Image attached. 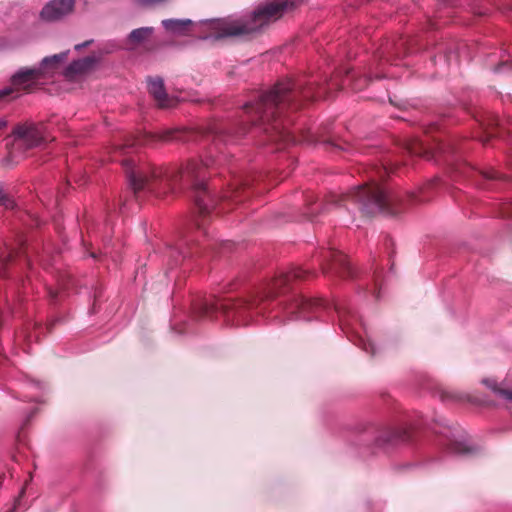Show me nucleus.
<instances>
[{
  "label": "nucleus",
  "mask_w": 512,
  "mask_h": 512,
  "mask_svg": "<svg viewBox=\"0 0 512 512\" xmlns=\"http://www.w3.org/2000/svg\"><path fill=\"white\" fill-rule=\"evenodd\" d=\"M206 159L190 160L179 169L164 171L150 167H136L130 159L122 161L126 167L130 186L135 192L148 191L157 196L173 191L177 183L192 185L196 190L195 204L201 214H208L216 206L218 200L206 191L204 179L206 170L220 160Z\"/></svg>",
  "instance_id": "1"
},
{
  "label": "nucleus",
  "mask_w": 512,
  "mask_h": 512,
  "mask_svg": "<svg viewBox=\"0 0 512 512\" xmlns=\"http://www.w3.org/2000/svg\"><path fill=\"white\" fill-rule=\"evenodd\" d=\"M285 2H269L259 6L253 13L243 17L205 20L200 23L204 39H219L228 36L248 35L257 32L269 21L281 16Z\"/></svg>",
  "instance_id": "2"
},
{
  "label": "nucleus",
  "mask_w": 512,
  "mask_h": 512,
  "mask_svg": "<svg viewBox=\"0 0 512 512\" xmlns=\"http://www.w3.org/2000/svg\"><path fill=\"white\" fill-rule=\"evenodd\" d=\"M305 271L301 268H292L289 271H281L275 277L269 287V291L262 296H255L249 300L237 301H219L216 304H207L205 312H221L228 322L235 325H247L256 315H265L269 307L266 303L267 298L271 297L276 290L289 283L292 279L302 278Z\"/></svg>",
  "instance_id": "3"
},
{
  "label": "nucleus",
  "mask_w": 512,
  "mask_h": 512,
  "mask_svg": "<svg viewBox=\"0 0 512 512\" xmlns=\"http://www.w3.org/2000/svg\"><path fill=\"white\" fill-rule=\"evenodd\" d=\"M295 98L291 81L280 82L270 91L260 96L255 105L246 104L245 109L255 125L269 135L271 140H286L290 136L277 121L276 115L289 105Z\"/></svg>",
  "instance_id": "4"
},
{
  "label": "nucleus",
  "mask_w": 512,
  "mask_h": 512,
  "mask_svg": "<svg viewBox=\"0 0 512 512\" xmlns=\"http://www.w3.org/2000/svg\"><path fill=\"white\" fill-rule=\"evenodd\" d=\"M354 201L360 204V208L367 214L386 212L394 214L399 197L391 194L385 187L373 181L369 185L357 187L350 195Z\"/></svg>",
  "instance_id": "5"
},
{
  "label": "nucleus",
  "mask_w": 512,
  "mask_h": 512,
  "mask_svg": "<svg viewBox=\"0 0 512 512\" xmlns=\"http://www.w3.org/2000/svg\"><path fill=\"white\" fill-rule=\"evenodd\" d=\"M325 308L320 300L298 297L289 304H278L277 311L273 308L269 313L275 319L287 320H311L320 316Z\"/></svg>",
  "instance_id": "6"
},
{
  "label": "nucleus",
  "mask_w": 512,
  "mask_h": 512,
  "mask_svg": "<svg viewBox=\"0 0 512 512\" xmlns=\"http://www.w3.org/2000/svg\"><path fill=\"white\" fill-rule=\"evenodd\" d=\"M339 324L343 332L347 334L349 339L365 352L374 354L375 347L367 336L362 324H358L357 317L353 311L348 308L337 307Z\"/></svg>",
  "instance_id": "7"
},
{
  "label": "nucleus",
  "mask_w": 512,
  "mask_h": 512,
  "mask_svg": "<svg viewBox=\"0 0 512 512\" xmlns=\"http://www.w3.org/2000/svg\"><path fill=\"white\" fill-rule=\"evenodd\" d=\"M39 84L43 82L36 68L23 67L11 76L10 85L0 90V101L17 98L21 92H29Z\"/></svg>",
  "instance_id": "8"
},
{
  "label": "nucleus",
  "mask_w": 512,
  "mask_h": 512,
  "mask_svg": "<svg viewBox=\"0 0 512 512\" xmlns=\"http://www.w3.org/2000/svg\"><path fill=\"white\" fill-rule=\"evenodd\" d=\"M13 135L16 141L14 145H18L19 147L24 145L27 148H32L45 141L43 125L31 123L19 125L14 129Z\"/></svg>",
  "instance_id": "9"
},
{
  "label": "nucleus",
  "mask_w": 512,
  "mask_h": 512,
  "mask_svg": "<svg viewBox=\"0 0 512 512\" xmlns=\"http://www.w3.org/2000/svg\"><path fill=\"white\" fill-rule=\"evenodd\" d=\"M75 0H51L42 11L41 18L45 21H57L73 11Z\"/></svg>",
  "instance_id": "10"
},
{
  "label": "nucleus",
  "mask_w": 512,
  "mask_h": 512,
  "mask_svg": "<svg viewBox=\"0 0 512 512\" xmlns=\"http://www.w3.org/2000/svg\"><path fill=\"white\" fill-rule=\"evenodd\" d=\"M68 52H62L45 57L38 66H35L43 84L46 80L58 73L67 59Z\"/></svg>",
  "instance_id": "11"
},
{
  "label": "nucleus",
  "mask_w": 512,
  "mask_h": 512,
  "mask_svg": "<svg viewBox=\"0 0 512 512\" xmlns=\"http://www.w3.org/2000/svg\"><path fill=\"white\" fill-rule=\"evenodd\" d=\"M147 82L150 95L160 107L169 108L175 104L174 99L166 94L162 79L149 78Z\"/></svg>",
  "instance_id": "12"
},
{
  "label": "nucleus",
  "mask_w": 512,
  "mask_h": 512,
  "mask_svg": "<svg viewBox=\"0 0 512 512\" xmlns=\"http://www.w3.org/2000/svg\"><path fill=\"white\" fill-rule=\"evenodd\" d=\"M97 59L95 56H87L85 58L73 61L66 67L64 75L69 80H74L79 76L85 74L93 68Z\"/></svg>",
  "instance_id": "13"
},
{
  "label": "nucleus",
  "mask_w": 512,
  "mask_h": 512,
  "mask_svg": "<svg viewBox=\"0 0 512 512\" xmlns=\"http://www.w3.org/2000/svg\"><path fill=\"white\" fill-rule=\"evenodd\" d=\"M162 25L167 32L176 36L188 34L194 26L189 19H166L162 21Z\"/></svg>",
  "instance_id": "14"
},
{
  "label": "nucleus",
  "mask_w": 512,
  "mask_h": 512,
  "mask_svg": "<svg viewBox=\"0 0 512 512\" xmlns=\"http://www.w3.org/2000/svg\"><path fill=\"white\" fill-rule=\"evenodd\" d=\"M154 33L153 27H141L134 29L127 37L126 45L129 49H134L139 45L144 44L151 38Z\"/></svg>",
  "instance_id": "15"
},
{
  "label": "nucleus",
  "mask_w": 512,
  "mask_h": 512,
  "mask_svg": "<svg viewBox=\"0 0 512 512\" xmlns=\"http://www.w3.org/2000/svg\"><path fill=\"white\" fill-rule=\"evenodd\" d=\"M332 257V269H334L337 273L341 274L342 276L352 275L351 264L342 253H333Z\"/></svg>",
  "instance_id": "16"
},
{
  "label": "nucleus",
  "mask_w": 512,
  "mask_h": 512,
  "mask_svg": "<svg viewBox=\"0 0 512 512\" xmlns=\"http://www.w3.org/2000/svg\"><path fill=\"white\" fill-rule=\"evenodd\" d=\"M447 448L456 454H467L471 452V447L466 441L462 440H450L449 443H446Z\"/></svg>",
  "instance_id": "17"
},
{
  "label": "nucleus",
  "mask_w": 512,
  "mask_h": 512,
  "mask_svg": "<svg viewBox=\"0 0 512 512\" xmlns=\"http://www.w3.org/2000/svg\"><path fill=\"white\" fill-rule=\"evenodd\" d=\"M243 185H245L244 180L241 177H235L229 186V190L222 196V201L228 198L236 197L235 194L237 190Z\"/></svg>",
  "instance_id": "18"
},
{
  "label": "nucleus",
  "mask_w": 512,
  "mask_h": 512,
  "mask_svg": "<svg viewBox=\"0 0 512 512\" xmlns=\"http://www.w3.org/2000/svg\"><path fill=\"white\" fill-rule=\"evenodd\" d=\"M158 139L168 141V140H182V132L178 130H164L161 133L156 135Z\"/></svg>",
  "instance_id": "19"
},
{
  "label": "nucleus",
  "mask_w": 512,
  "mask_h": 512,
  "mask_svg": "<svg viewBox=\"0 0 512 512\" xmlns=\"http://www.w3.org/2000/svg\"><path fill=\"white\" fill-rule=\"evenodd\" d=\"M226 137L227 136H224L222 131H214L213 132L214 147L216 148L218 146V143L221 141H224V138H226Z\"/></svg>",
  "instance_id": "20"
},
{
  "label": "nucleus",
  "mask_w": 512,
  "mask_h": 512,
  "mask_svg": "<svg viewBox=\"0 0 512 512\" xmlns=\"http://www.w3.org/2000/svg\"><path fill=\"white\" fill-rule=\"evenodd\" d=\"M132 145H134V142H128L127 144H125V147L126 146H132ZM113 149H114L113 153H117L118 151L120 153H122V150L124 149V145H117Z\"/></svg>",
  "instance_id": "21"
},
{
  "label": "nucleus",
  "mask_w": 512,
  "mask_h": 512,
  "mask_svg": "<svg viewBox=\"0 0 512 512\" xmlns=\"http://www.w3.org/2000/svg\"><path fill=\"white\" fill-rule=\"evenodd\" d=\"M393 439H402V433L401 432H395L392 436H389V438L385 439V442H390Z\"/></svg>",
  "instance_id": "22"
},
{
  "label": "nucleus",
  "mask_w": 512,
  "mask_h": 512,
  "mask_svg": "<svg viewBox=\"0 0 512 512\" xmlns=\"http://www.w3.org/2000/svg\"><path fill=\"white\" fill-rule=\"evenodd\" d=\"M28 386L31 389H35V390H41L42 389V384L40 382H31Z\"/></svg>",
  "instance_id": "23"
},
{
  "label": "nucleus",
  "mask_w": 512,
  "mask_h": 512,
  "mask_svg": "<svg viewBox=\"0 0 512 512\" xmlns=\"http://www.w3.org/2000/svg\"><path fill=\"white\" fill-rule=\"evenodd\" d=\"M483 176L487 179H492L496 177V173L493 172H482Z\"/></svg>",
  "instance_id": "24"
},
{
  "label": "nucleus",
  "mask_w": 512,
  "mask_h": 512,
  "mask_svg": "<svg viewBox=\"0 0 512 512\" xmlns=\"http://www.w3.org/2000/svg\"><path fill=\"white\" fill-rule=\"evenodd\" d=\"M6 125H7V121L4 119H0V129L6 127Z\"/></svg>",
  "instance_id": "25"
},
{
  "label": "nucleus",
  "mask_w": 512,
  "mask_h": 512,
  "mask_svg": "<svg viewBox=\"0 0 512 512\" xmlns=\"http://www.w3.org/2000/svg\"><path fill=\"white\" fill-rule=\"evenodd\" d=\"M502 393H503V395H504L506 398H508V399H512V393H511V392H506V391H505V392H502Z\"/></svg>",
  "instance_id": "26"
},
{
  "label": "nucleus",
  "mask_w": 512,
  "mask_h": 512,
  "mask_svg": "<svg viewBox=\"0 0 512 512\" xmlns=\"http://www.w3.org/2000/svg\"><path fill=\"white\" fill-rule=\"evenodd\" d=\"M484 383H485L486 385H488L489 387L493 388V389L495 388V383H493V384H492L491 382H489V381H487V380H485V381H484Z\"/></svg>",
  "instance_id": "27"
},
{
  "label": "nucleus",
  "mask_w": 512,
  "mask_h": 512,
  "mask_svg": "<svg viewBox=\"0 0 512 512\" xmlns=\"http://www.w3.org/2000/svg\"><path fill=\"white\" fill-rule=\"evenodd\" d=\"M506 207L507 209H509L510 207H512V204H507ZM506 213L508 216H512V211H507Z\"/></svg>",
  "instance_id": "28"
},
{
  "label": "nucleus",
  "mask_w": 512,
  "mask_h": 512,
  "mask_svg": "<svg viewBox=\"0 0 512 512\" xmlns=\"http://www.w3.org/2000/svg\"><path fill=\"white\" fill-rule=\"evenodd\" d=\"M88 43H89V42H85V43H83V44H81V45H79V44H78V45H76V46H75V49H76V50H78V49H80L82 46H86Z\"/></svg>",
  "instance_id": "29"
},
{
  "label": "nucleus",
  "mask_w": 512,
  "mask_h": 512,
  "mask_svg": "<svg viewBox=\"0 0 512 512\" xmlns=\"http://www.w3.org/2000/svg\"><path fill=\"white\" fill-rule=\"evenodd\" d=\"M31 400H36L37 399V395L36 394H33L30 398Z\"/></svg>",
  "instance_id": "30"
},
{
  "label": "nucleus",
  "mask_w": 512,
  "mask_h": 512,
  "mask_svg": "<svg viewBox=\"0 0 512 512\" xmlns=\"http://www.w3.org/2000/svg\"><path fill=\"white\" fill-rule=\"evenodd\" d=\"M50 295L51 297H56V294L52 290L50 291Z\"/></svg>",
  "instance_id": "31"
},
{
  "label": "nucleus",
  "mask_w": 512,
  "mask_h": 512,
  "mask_svg": "<svg viewBox=\"0 0 512 512\" xmlns=\"http://www.w3.org/2000/svg\"><path fill=\"white\" fill-rule=\"evenodd\" d=\"M452 438H453L452 440H457V439L455 438V435H452ZM450 440H451V439H448V442H447V443H449V442H450Z\"/></svg>",
  "instance_id": "32"
},
{
  "label": "nucleus",
  "mask_w": 512,
  "mask_h": 512,
  "mask_svg": "<svg viewBox=\"0 0 512 512\" xmlns=\"http://www.w3.org/2000/svg\"><path fill=\"white\" fill-rule=\"evenodd\" d=\"M225 141L233 142V139L229 136V139H225Z\"/></svg>",
  "instance_id": "33"
}]
</instances>
